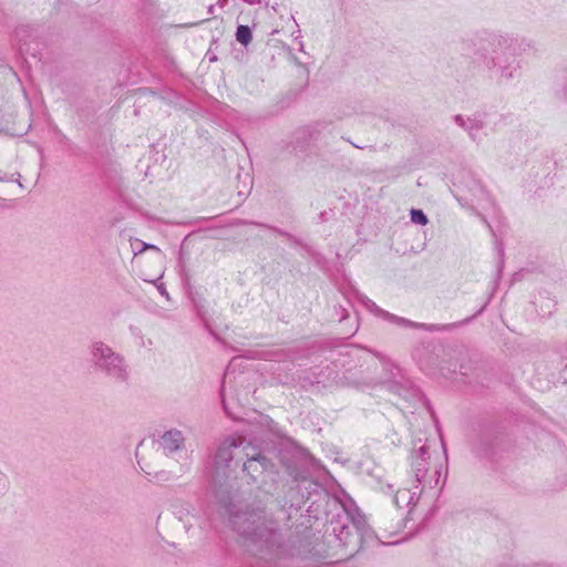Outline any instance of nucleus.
I'll use <instances>...</instances> for the list:
<instances>
[{"label":"nucleus","instance_id":"1","mask_svg":"<svg viewBox=\"0 0 567 567\" xmlns=\"http://www.w3.org/2000/svg\"><path fill=\"white\" fill-rule=\"evenodd\" d=\"M233 529L260 549L281 546L282 535L278 522L265 509L237 512L229 518Z\"/></svg>","mask_w":567,"mask_h":567},{"label":"nucleus","instance_id":"2","mask_svg":"<svg viewBox=\"0 0 567 567\" xmlns=\"http://www.w3.org/2000/svg\"><path fill=\"white\" fill-rule=\"evenodd\" d=\"M475 61L493 70L501 80H509L518 69L515 41L501 35H488L475 44Z\"/></svg>","mask_w":567,"mask_h":567},{"label":"nucleus","instance_id":"3","mask_svg":"<svg viewBox=\"0 0 567 567\" xmlns=\"http://www.w3.org/2000/svg\"><path fill=\"white\" fill-rule=\"evenodd\" d=\"M331 532L343 549V556H354L367 539L372 538L365 517L357 508L343 507L330 522Z\"/></svg>","mask_w":567,"mask_h":567},{"label":"nucleus","instance_id":"4","mask_svg":"<svg viewBox=\"0 0 567 567\" xmlns=\"http://www.w3.org/2000/svg\"><path fill=\"white\" fill-rule=\"evenodd\" d=\"M237 451L241 452L247 458L244 463V471L248 474L254 467V463H257L261 471L270 466V461L257 452L250 443H246V440L241 436H228L220 443L215 455V465L217 467H228L230 462L237 457Z\"/></svg>","mask_w":567,"mask_h":567},{"label":"nucleus","instance_id":"5","mask_svg":"<svg viewBox=\"0 0 567 567\" xmlns=\"http://www.w3.org/2000/svg\"><path fill=\"white\" fill-rule=\"evenodd\" d=\"M90 354L93 365L106 377L116 382H127L130 369L122 354L101 341L92 343Z\"/></svg>","mask_w":567,"mask_h":567},{"label":"nucleus","instance_id":"6","mask_svg":"<svg viewBox=\"0 0 567 567\" xmlns=\"http://www.w3.org/2000/svg\"><path fill=\"white\" fill-rule=\"evenodd\" d=\"M411 468L415 478V482L423 487L429 486L434 488L439 485L441 477V466H434L433 471H430V454L429 449L425 444L420 446L414 445L411 452Z\"/></svg>","mask_w":567,"mask_h":567},{"label":"nucleus","instance_id":"7","mask_svg":"<svg viewBox=\"0 0 567 567\" xmlns=\"http://www.w3.org/2000/svg\"><path fill=\"white\" fill-rule=\"evenodd\" d=\"M352 297L358 300L361 305H363L369 311L373 312L374 315L382 317L383 319L391 321L395 324L406 327V328H415V329H424L426 331H441L444 330L445 326H439V324H425V323H417L413 322L409 319L398 317L395 315H392L380 307L375 305L372 300H370L364 295L360 293L359 291H353Z\"/></svg>","mask_w":567,"mask_h":567},{"label":"nucleus","instance_id":"8","mask_svg":"<svg viewBox=\"0 0 567 567\" xmlns=\"http://www.w3.org/2000/svg\"><path fill=\"white\" fill-rule=\"evenodd\" d=\"M184 435L179 430H169L164 432L159 439L158 444L163 449L165 455H169L184 446Z\"/></svg>","mask_w":567,"mask_h":567},{"label":"nucleus","instance_id":"9","mask_svg":"<svg viewBox=\"0 0 567 567\" xmlns=\"http://www.w3.org/2000/svg\"><path fill=\"white\" fill-rule=\"evenodd\" d=\"M423 487L420 488L419 485L414 487V491L403 488L399 489L393 496V503L398 508L408 507L409 514L411 513L413 506L417 503Z\"/></svg>","mask_w":567,"mask_h":567},{"label":"nucleus","instance_id":"10","mask_svg":"<svg viewBox=\"0 0 567 567\" xmlns=\"http://www.w3.org/2000/svg\"><path fill=\"white\" fill-rule=\"evenodd\" d=\"M454 121L458 126L464 128L473 140L476 138L477 133L484 127V122L478 116L465 118L458 114L454 116Z\"/></svg>","mask_w":567,"mask_h":567},{"label":"nucleus","instance_id":"11","mask_svg":"<svg viewBox=\"0 0 567 567\" xmlns=\"http://www.w3.org/2000/svg\"><path fill=\"white\" fill-rule=\"evenodd\" d=\"M252 35L251 30L248 25L240 24L237 27L236 31V40L243 44L244 47H247L251 42Z\"/></svg>","mask_w":567,"mask_h":567},{"label":"nucleus","instance_id":"12","mask_svg":"<svg viewBox=\"0 0 567 567\" xmlns=\"http://www.w3.org/2000/svg\"><path fill=\"white\" fill-rule=\"evenodd\" d=\"M410 215H411V220L414 224L424 226L429 221L426 215L421 209H414L413 208V209H411Z\"/></svg>","mask_w":567,"mask_h":567},{"label":"nucleus","instance_id":"13","mask_svg":"<svg viewBox=\"0 0 567 567\" xmlns=\"http://www.w3.org/2000/svg\"><path fill=\"white\" fill-rule=\"evenodd\" d=\"M485 195H486V194H485V190L483 189V187H482L480 184H477V185L475 186V193L473 194V196H474V197H477V198H473L472 200H477V203L480 204V200L482 199V198H480V197H481V196L483 197V196H485Z\"/></svg>","mask_w":567,"mask_h":567},{"label":"nucleus","instance_id":"14","mask_svg":"<svg viewBox=\"0 0 567 567\" xmlns=\"http://www.w3.org/2000/svg\"><path fill=\"white\" fill-rule=\"evenodd\" d=\"M495 246H496V249H497L498 255L501 257V262L503 264V261H504L503 260L504 259V247H503V245L499 241H496Z\"/></svg>","mask_w":567,"mask_h":567},{"label":"nucleus","instance_id":"15","mask_svg":"<svg viewBox=\"0 0 567 567\" xmlns=\"http://www.w3.org/2000/svg\"><path fill=\"white\" fill-rule=\"evenodd\" d=\"M221 402H223V405H224V409L226 412H228V406H227V402H226V399H225V395H224V392L221 391Z\"/></svg>","mask_w":567,"mask_h":567},{"label":"nucleus","instance_id":"16","mask_svg":"<svg viewBox=\"0 0 567 567\" xmlns=\"http://www.w3.org/2000/svg\"><path fill=\"white\" fill-rule=\"evenodd\" d=\"M158 290H159V293L162 296H165V297L168 298V293H167L166 289L163 286L158 287Z\"/></svg>","mask_w":567,"mask_h":567},{"label":"nucleus","instance_id":"17","mask_svg":"<svg viewBox=\"0 0 567 567\" xmlns=\"http://www.w3.org/2000/svg\"><path fill=\"white\" fill-rule=\"evenodd\" d=\"M244 2L248 3V4H257L259 3L261 0H243Z\"/></svg>","mask_w":567,"mask_h":567},{"label":"nucleus","instance_id":"18","mask_svg":"<svg viewBox=\"0 0 567 567\" xmlns=\"http://www.w3.org/2000/svg\"><path fill=\"white\" fill-rule=\"evenodd\" d=\"M144 249H156V247L154 245H151V244H146L144 246Z\"/></svg>","mask_w":567,"mask_h":567},{"label":"nucleus","instance_id":"19","mask_svg":"<svg viewBox=\"0 0 567 567\" xmlns=\"http://www.w3.org/2000/svg\"><path fill=\"white\" fill-rule=\"evenodd\" d=\"M348 317V312L346 309H342L341 319H346Z\"/></svg>","mask_w":567,"mask_h":567},{"label":"nucleus","instance_id":"20","mask_svg":"<svg viewBox=\"0 0 567 567\" xmlns=\"http://www.w3.org/2000/svg\"><path fill=\"white\" fill-rule=\"evenodd\" d=\"M227 0H218L217 4L220 7H224L226 4Z\"/></svg>","mask_w":567,"mask_h":567},{"label":"nucleus","instance_id":"21","mask_svg":"<svg viewBox=\"0 0 567 567\" xmlns=\"http://www.w3.org/2000/svg\"><path fill=\"white\" fill-rule=\"evenodd\" d=\"M386 489H388V492H391L392 491V485H386Z\"/></svg>","mask_w":567,"mask_h":567},{"label":"nucleus","instance_id":"22","mask_svg":"<svg viewBox=\"0 0 567 567\" xmlns=\"http://www.w3.org/2000/svg\"><path fill=\"white\" fill-rule=\"evenodd\" d=\"M214 6H209L208 11L213 13Z\"/></svg>","mask_w":567,"mask_h":567},{"label":"nucleus","instance_id":"23","mask_svg":"<svg viewBox=\"0 0 567 567\" xmlns=\"http://www.w3.org/2000/svg\"><path fill=\"white\" fill-rule=\"evenodd\" d=\"M209 332L210 334H213L215 338H217V336L214 333V331L212 329H209Z\"/></svg>","mask_w":567,"mask_h":567},{"label":"nucleus","instance_id":"24","mask_svg":"<svg viewBox=\"0 0 567 567\" xmlns=\"http://www.w3.org/2000/svg\"><path fill=\"white\" fill-rule=\"evenodd\" d=\"M0 181H2V178L0 177Z\"/></svg>","mask_w":567,"mask_h":567}]
</instances>
